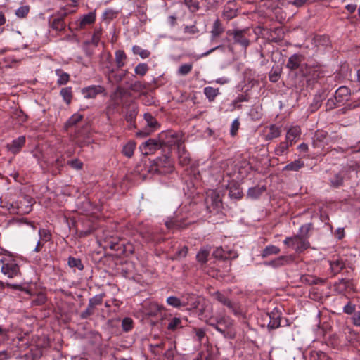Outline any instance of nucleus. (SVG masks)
<instances>
[{
	"label": "nucleus",
	"mask_w": 360,
	"mask_h": 360,
	"mask_svg": "<svg viewBox=\"0 0 360 360\" xmlns=\"http://www.w3.org/2000/svg\"><path fill=\"white\" fill-rule=\"evenodd\" d=\"M93 311H94V308H91L90 305L89 304L87 309L84 312H82V317L86 318L88 316L92 314Z\"/></svg>",
	"instance_id": "58"
},
{
	"label": "nucleus",
	"mask_w": 360,
	"mask_h": 360,
	"mask_svg": "<svg viewBox=\"0 0 360 360\" xmlns=\"http://www.w3.org/2000/svg\"><path fill=\"white\" fill-rule=\"evenodd\" d=\"M330 266L335 271H340L344 267V264L342 262L337 260L330 262Z\"/></svg>",
	"instance_id": "42"
},
{
	"label": "nucleus",
	"mask_w": 360,
	"mask_h": 360,
	"mask_svg": "<svg viewBox=\"0 0 360 360\" xmlns=\"http://www.w3.org/2000/svg\"><path fill=\"white\" fill-rule=\"evenodd\" d=\"M281 134V130L280 127L276 125H271L269 128L266 130V134L265 135L266 139L271 140L275 138L280 136Z\"/></svg>",
	"instance_id": "16"
},
{
	"label": "nucleus",
	"mask_w": 360,
	"mask_h": 360,
	"mask_svg": "<svg viewBox=\"0 0 360 360\" xmlns=\"http://www.w3.org/2000/svg\"><path fill=\"white\" fill-rule=\"evenodd\" d=\"M151 310L148 313L150 316H155L158 315L159 312H160L164 308L162 306L159 305L155 302H153L150 304Z\"/></svg>",
	"instance_id": "37"
},
{
	"label": "nucleus",
	"mask_w": 360,
	"mask_h": 360,
	"mask_svg": "<svg viewBox=\"0 0 360 360\" xmlns=\"http://www.w3.org/2000/svg\"><path fill=\"white\" fill-rule=\"evenodd\" d=\"M301 63V56L297 54H295L290 57L288 59V62L287 63V67L290 70L297 69Z\"/></svg>",
	"instance_id": "17"
},
{
	"label": "nucleus",
	"mask_w": 360,
	"mask_h": 360,
	"mask_svg": "<svg viewBox=\"0 0 360 360\" xmlns=\"http://www.w3.org/2000/svg\"><path fill=\"white\" fill-rule=\"evenodd\" d=\"M239 122L237 120H234L232 123L231 133L232 136H234L238 129Z\"/></svg>",
	"instance_id": "56"
},
{
	"label": "nucleus",
	"mask_w": 360,
	"mask_h": 360,
	"mask_svg": "<svg viewBox=\"0 0 360 360\" xmlns=\"http://www.w3.org/2000/svg\"><path fill=\"white\" fill-rule=\"evenodd\" d=\"M287 260V258L284 256L279 257L274 261H272L271 264L274 266H279L284 264V262Z\"/></svg>",
	"instance_id": "48"
},
{
	"label": "nucleus",
	"mask_w": 360,
	"mask_h": 360,
	"mask_svg": "<svg viewBox=\"0 0 360 360\" xmlns=\"http://www.w3.org/2000/svg\"><path fill=\"white\" fill-rule=\"evenodd\" d=\"M167 304L175 308H180L188 305V300L186 297L179 298L175 296H170L166 300Z\"/></svg>",
	"instance_id": "12"
},
{
	"label": "nucleus",
	"mask_w": 360,
	"mask_h": 360,
	"mask_svg": "<svg viewBox=\"0 0 360 360\" xmlns=\"http://www.w3.org/2000/svg\"><path fill=\"white\" fill-rule=\"evenodd\" d=\"M304 167V162L301 160H295L294 162H292L289 164H288L285 167V170L288 171H297L300 168Z\"/></svg>",
	"instance_id": "21"
},
{
	"label": "nucleus",
	"mask_w": 360,
	"mask_h": 360,
	"mask_svg": "<svg viewBox=\"0 0 360 360\" xmlns=\"http://www.w3.org/2000/svg\"><path fill=\"white\" fill-rule=\"evenodd\" d=\"M279 252H280V249L278 247H276L275 245H269V246H266L263 250L262 255L263 257H266L271 255L278 254Z\"/></svg>",
	"instance_id": "22"
},
{
	"label": "nucleus",
	"mask_w": 360,
	"mask_h": 360,
	"mask_svg": "<svg viewBox=\"0 0 360 360\" xmlns=\"http://www.w3.org/2000/svg\"><path fill=\"white\" fill-rule=\"evenodd\" d=\"M101 36V32L100 30H96L92 36L91 44L96 46L98 44Z\"/></svg>",
	"instance_id": "45"
},
{
	"label": "nucleus",
	"mask_w": 360,
	"mask_h": 360,
	"mask_svg": "<svg viewBox=\"0 0 360 360\" xmlns=\"http://www.w3.org/2000/svg\"><path fill=\"white\" fill-rule=\"evenodd\" d=\"M82 119V115L79 113L74 114L66 122V127H72Z\"/></svg>",
	"instance_id": "33"
},
{
	"label": "nucleus",
	"mask_w": 360,
	"mask_h": 360,
	"mask_svg": "<svg viewBox=\"0 0 360 360\" xmlns=\"http://www.w3.org/2000/svg\"><path fill=\"white\" fill-rule=\"evenodd\" d=\"M25 140L26 139L25 136H21L16 139H14L10 144H8L7 148L8 150L13 154L18 153L21 148L25 145Z\"/></svg>",
	"instance_id": "10"
},
{
	"label": "nucleus",
	"mask_w": 360,
	"mask_h": 360,
	"mask_svg": "<svg viewBox=\"0 0 360 360\" xmlns=\"http://www.w3.org/2000/svg\"><path fill=\"white\" fill-rule=\"evenodd\" d=\"M185 4L191 12H195L199 9L198 0H184Z\"/></svg>",
	"instance_id": "30"
},
{
	"label": "nucleus",
	"mask_w": 360,
	"mask_h": 360,
	"mask_svg": "<svg viewBox=\"0 0 360 360\" xmlns=\"http://www.w3.org/2000/svg\"><path fill=\"white\" fill-rule=\"evenodd\" d=\"M348 89L345 86H341L340 87L335 93L336 98L342 95H347L348 94Z\"/></svg>",
	"instance_id": "50"
},
{
	"label": "nucleus",
	"mask_w": 360,
	"mask_h": 360,
	"mask_svg": "<svg viewBox=\"0 0 360 360\" xmlns=\"http://www.w3.org/2000/svg\"><path fill=\"white\" fill-rule=\"evenodd\" d=\"M30 11V6H22L18 8L15 11V15L20 18H25L27 16Z\"/></svg>",
	"instance_id": "35"
},
{
	"label": "nucleus",
	"mask_w": 360,
	"mask_h": 360,
	"mask_svg": "<svg viewBox=\"0 0 360 360\" xmlns=\"http://www.w3.org/2000/svg\"><path fill=\"white\" fill-rule=\"evenodd\" d=\"M290 146V143L288 142L287 141L281 142L280 145L276 148V155H283L285 153H286Z\"/></svg>",
	"instance_id": "28"
},
{
	"label": "nucleus",
	"mask_w": 360,
	"mask_h": 360,
	"mask_svg": "<svg viewBox=\"0 0 360 360\" xmlns=\"http://www.w3.org/2000/svg\"><path fill=\"white\" fill-rule=\"evenodd\" d=\"M187 252H188V249L186 247H184L182 248L179 252H178V255H179V257H186V255H187Z\"/></svg>",
	"instance_id": "62"
},
{
	"label": "nucleus",
	"mask_w": 360,
	"mask_h": 360,
	"mask_svg": "<svg viewBox=\"0 0 360 360\" xmlns=\"http://www.w3.org/2000/svg\"><path fill=\"white\" fill-rule=\"evenodd\" d=\"M335 236L338 239H342L345 236L344 229L339 228L335 231Z\"/></svg>",
	"instance_id": "57"
},
{
	"label": "nucleus",
	"mask_w": 360,
	"mask_h": 360,
	"mask_svg": "<svg viewBox=\"0 0 360 360\" xmlns=\"http://www.w3.org/2000/svg\"><path fill=\"white\" fill-rule=\"evenodd\" d=\"M39 234L40 238L45 241H48L50 238V235H49V231H47L45 229H39Z\"/></svg>",
	"instance_id": "47"
},
{
	"label": "nucleus",
	"mask_w": 360,
	"mask_h": 360,
	"mask_svg": "<svg viewBox=\"0 0 360 360\" xmlns=\"http://www.w3.org/2000/svg\"><path fill=\"white\" fill-rule=\"evenodd\" d=\"M102 302V297L101 296H95L89 300V304L91 308H94L95 306L101 304Z\"/></svg>",
	"instance_id": "44"
},
{
	"label": "nucleus",
	"mask_w": 360,
	"mask_h": 360,
	"mask_svg": "<svg viewBox=\"0 0 360 360\" xmlns=\"http://www.w3.org/2000/svg\"><path fill=\"white\" fill-rule=\"evenodd\" d=\"M283 243L288 247L293 249L296 252H301L307 249L309 246V243L307 240V238L300 235H296L293 237H287Z\"/></svg>",
	"instance_id": "2"
},
{
	"label": "nucleus",
	"mask_w": 360,
	"mask_h": 360,
	"mask_svg": "<svg viewBox=\"0 0 360 360\" xmlns=\"http://www.w3.org/2000/svg\"><path fill=\"white\" fill-rule=\"evenodd\" d=\"M0 269L2 274L10 278L20 274L16 259L10 255H4L0 258Z\"/></svg>",
	"instance_id": "1"
},
{
	"label": "nucleus",
	"mask_w": 360,
	"mask_h": 360,
	"mask_svg": "<svg viewBox=\"0 0 360 360\" xmlns=\"http://www.w3.org/2000/svg\"><path fill=\"white\" fill-rule=\"evenodd\" d=\"M342 182V179L339 175H337L335 177V179L332 180V184L336 186L341 185Z\"/></svg>",
	"instance_id": "61"
},
{
	"label": "nucleus",
	"mask_w": 360,
	"mask_h": 360,
	"mask_svg": "<svg viewBox=\"0 0 360 360\" xmlns=\"http://www.w3.org/2000/svg\"><path fill=\"white\" fill-rule=\"evenodd\" d=\"M195 335L198 337V340L201 342L205 335V333L203 329L199 328L195 330Z\"/></svg>",
	"instance_id": "55"
},
{
	"label": "nucleus",
	"mask_w": 360,
	"mask_h": 360,
	"mask_svg": "<svg viewBox=\"0 0 360 360\" xmlns=\"http://www.w3.org/2000/svg\"><path fill=\"white\" fill-rule=\"evenodd\" d=\"M68 164L75 169H80L82 167V162L77 159L70 161Z\"/></svg>",
	"instance_id": "46"
},
{
	"label": "nucleus",
	"mask_w": 360,
	"mask_h": 360,
	"mask_svg": "<svg viewBox=\"0 0 360 360\" xmlns=\"http://www.w3.org/2000/svg\"><path fill=\"white\" fill-rule=\"evenodd\" d=\"M266 317L269 318V321L268 323V328L270 329H275L280 326L281 320L280 316L278 312H271L266 314Z\"/></svg>",
	"instance_id": "15"
},
{
	"label": "nucleus",
	"mask_w": 360,
	"mask_h": 360,
	"mask_svg": "<svg viewBox=\"0 0 360 360\" xmlns=\"http://www.w3.org/2000/svg\"><path fill=\"white\" fill-rule=\"evenodd\" d=\"M212 297L218 302L226 306L230 309V311L233 312L234 314L237 315L239 314L237 304L232 302L221 292H215L212 294Z\"/></svg>",
	"instance_id": "6"
},
{
	"label": "nucleus",
	"mask_w": 360,
	"mask_h": 360,
	"mask_svg": "<svg viewBox=\"0 0 360 360\" xmlns=\"http://www.w3.org/2000/svg\"><path fill=\"white\" fill-rule=\"evenodd\" d=\"M68 264L70 267H75L79 270H82L84 266L79 259L70 257L68 259Z\"/></svg>",
	"instance_id": "34"
},
{
	"label": "nucleus",
	"mask_w": 360,
	"mask_h": 360,
	"mask_svg": "<svg viewBox=\"0 0 360 360\" xmlns=\"http://www.w3.org/2000/svg\"><path fill=\"white\" fill-rule=\"evenodd\" d=\"M56 75L58 76L57 83L60 85L65 84L69 80V75L63 72L61 70H56Z\"/></svg>",
	"instance_id": "24"
},
{
	"label": "nucleus",
	"mask_w": 360,
	"mask_h": 360,
	"mask_svg": "<svg viewBox=\"0 0 360 360\" xmlns=\"http://www.w3.org/2000/svg\"><path fill=\"white\" fill-rule=\"evenodd\" d=\"M96 20V15L94 12H90L82 17L78 20V29H83L88 25L93 24Z\"/></svg>",
	"instance_id": "13"
},
{
	"label": "nucleus",
	"mask_w": 360,
	"mask_h": 360,
	"mask_svg": "<svg viewBox=\"0 0 360 360\" xmlns=\"http://www.w3.org/2000/svg\"><path fill=\"white\" fill-rule=\"evenodd\" d=\"M148 71V66L145 63H140L135 68V72L139 75H144Z\"/></svg>",
	"instance_id": "39"
},
{
	"label": "nucleus",
	"mask_w": 360,
	"mask_h": 360,
	"mask_svg": "<svg viewBox=\"0 0 360 360\" xmlns=\"http://www.w3.org/2000/svg\"><path fill=\"white\" fill-rule=\"evenodd\" d=\"M346 9L350 13H354L356 9V5L355 4H347L346 6H345Z\"/></svg>",
	"instance_id": "63"
},
{
	"label": "nucleus",
	"mask_w": 360,
	"mask_h": 360,
	"mask_svg": "<svg viewBox=\"0 0 360 360\" xmlns=\"http://www.w3.org/2000/svg\"><path fill=\"white\" fill-rule=\"evenodd\" d=\"M191 70H192L191 64H184L179 67V68L178 70V73L181 75H186L188 74Z\"/></svg>",
	"instance_id": "38"
},
{
	"label": "nucleus",
	"mask_w": 360,
	"mask_h": 360,
	"mask_svg": "<svg viewBox=\"0 0 360 360\" xmlns=\"http://www.w3.org/2000/svg\"><path fill=\"white\" fill-rule=\"evenodd\" d=\"M124 93V91L121 88H117L116 91L114 93V94L111 96L112 99L115 100L116 103H118V101H117V98H121Z\"/></svg>",
	"instance_id": "49"
},
{
	"label": "nucleus",
	"mask_w": 360,
	"mask_h": 360,
	"mask_svg": "<svg viewBox=\"0 0 360 360\" xmlns=\"http://www.w3.org/2000/svg\"><path fill=\"white\" fill-rule=\"evenodd\" d=\"M132 51L134 54L139 55L143 59L146 58L150 56V52L148 50L143 49L139 46H134Z\"/></svg>",
	"instance_id": "25"
},
{
	"label": "nucleus",
	"mask_w": 360,
	"mask_h": 360,
	"mask_svg": "<svg viewBox=\"0 0 360 360\" xmlns=\"http://www.w3.org/2000/svg\"><path fill=\"white\" fill-rule=\"evenodd\" d=\"M353 323L360 326V311L356 312L352 317Z\"/></svg>",
	"instance_id": "54"
},
{
	"label": "nucleus",
	"mask_w": 360,
	"mask_h": 360,
	"mask_svg": "<svg viewBox=\"0 0 360 360\" xmlns=\"http://www.w3.org/2000/svg\"><path fill=\"white\" fill-rule=\"evenodd\" d=\"M214 257L217 258L226 257V255L224 254V250L221 248H217L213 252Z\"/></svg>",
	"instance_id": "52"
},
{
	"label": "nucleus",
	"mask_w": 360,
	"mask_h": 360,
	"mask_svg": "<svg viewBox=\"0 0 360 360\" xmlns=\"http://www.w3.org/2000/svg\"><path fill=\"white\" fill-rule=\"evenodd\" d=\"M60 95L67 104L70 103L72 99V91L70 88H63L60 90Z\"/></svg>",
	"instance_id": "26"
},
{
	"label": "nucleus",
	"mask_w": 360,
	"mask_h": 360,
	"mask_svg": "<svg viewBox=\"0 0 360 360\" xmlns=\"http://www.w3.org/2000/svg\"><path fill=\"white\" fill-rule=\"evenodd\" d=\"M143 117L146 122V126L143 129L136 132V136L138 137H145L148 136L159 128V124L157 120L150 113H145L143 115Z\"/></svg>",
	"instance_id": "4"
},
{
	"label": "nucleus",
	"mask_w": 360,
	"mask_h": 360,
	"mask_svg": "<svg viewBox=\"0 0 360 360\" xmlns=\"http://www.w3.org/2000/svg\"><path fill=\"white\" fill-rule=\"evenodd\" d=\"M234 39L237 43L241 44L244 48L249 45V40L244 37L240 32H236Z\"/></svg>",
	"instance_id": "27"
},
{
	"label": "nucleus",
	"mask_w": 360,
	"mask_h": 360,
	"mask_svg": "<svg viewBox=\"0 0 360 360\" xmlns=\"http://www.w3.org/2000/svg\"><path fill=\"white\" fill-rule=\"evenodd\" d=\"M229 195L231 198H240L241 197V192L236 189L235 191H230Z\"/></svg>",
	"instance_id": "59"
},
{
	"label": "nucleus",
	"mask_w": 360,
	"mask_h": 360,
	"mask_svg": "<svg viewBox=\"0 0 360 360\" xmlns=\"http://www.w3.org/2000/svg\"><path fill=\"white\" fill-rule=\"evenodd\" d=\"M181 320L179 318H173L168 324V329L175 330L176 328H181Z\"/></svg>",
	"instance_id": "29"
},
{
	"label": "nucleus",
	"mask_w": 360,
	"mask_h": 360,
	"mask_svg": "<svg viewBox=\"0 0 360 360\" xmlns=\"http://www.w3.org/2000/svg\"><path fill=\"white\" fill-rule=\"evenodd\" d=\"M53 27L57 30H63L65 27L63 18L55 19L53 21Z\"/></svg>",
	"instance_id": "43"
},
{
	"label": "nucleus",
	"mask_w": 360,
	"mask_h": 360,
	"mask_svg": "<svg viewBox=\"0 0 360 360\" xmlns=\"http://www.w3.org/2000/svg\"><path fill=\"white\" fill-rule=\"evenodd\" d=\"M317 356L318 360H331V358L324 352L317 353Z\"/></svg>",
	"instance_id": "60"
},
{
	"label": "nucleus",
	"mask_w": 360,
	"mask_h": 360,
	"mask_svg": "<svg viewBox=\"0 0 360 360\" xmlns=\"http://www.w3.org/2000/svg\"><path fill=\"white\" fill-rule=\"evenodd\" d=\"M101 86H91L82 89V94L86 98H94L98 94L102 91Z\"/></svg>",
	"instance_id": "14"
},
{
	"label": "nucleus",
	"mask_w": 360,
	"mask_h": 360,
	"mask_svg": "<svg viewBox=\"0 0 360 360\" xmlns=\"http://www.w3.org/2000/svg\"><path fill=\"white\" fill-rule=\"evenodd\" d=\"M126 56L123 51L118 50L115 52V59L118 67H122L124 65V60Z\"/></svg>",
	"instance_id": "31"
},
{
	"label": "nucleus",
	"mask_w": 360,
	"mask_h": 360,
	"mask_svg": "<svg viewBox=\"0 0 360 360\" xmlns=\"http://www.w3.org/2000/svg\"><path fill=\"white\" fill-rule=\"evenodd\" d=\"M223 27L219 20H216L211 31L213 37H219L223 32Z\"/></svg>",
	"instance_id": "23"
},
{
	"label": "nucleus",
	"mask_w": 360,
	"mask_h": 360,
	"mask_svg": "<svg viewBox=\"0 0 360 360\" xmlns=\"http://www.w3.org/2000/svg\"><path fill=\"white\" fill-rule=\"evenodd\" d=\"M279 75L276 71L271 70L269 74V79L271 82H276L278 80Z\"/></svg>",
	"instance_id": "53"
},
{
	"label": "nucleus",
	"mask_w": 360,
	"mask_h": 360,
	"mask_svg": "<svg viewBox=\"0 0 360 360\" xmlns=\"http://www.w3.org/2000/svg\"><path fill=\"white\" fill-rule=\"evenodd\" d=\"M157 170L161 173H167L172 171V162L167 156H162L155 160Z\"/></svg>",
	"instance_id": "7"
},
{
	"label": "nucleus",
	"mask_w": 360,
	"mask_h": 360,
	"mask_svg": "<svg viewBox=\"0 0 360 360\" xmlns=\"http://www.w3.org/2000/svg\"><path fill=\"white\" fill-rule=\"evenodd\" d=\"M300 134L301 130L298 126L292 127L287 131L286 141L290 143V145H292L299 139Z\"/></svg>",
	"instance_id": "11"
},
{
	"label": "nucleus",
	"mask_w": 360,
	"mask_h": 360,
	"mask_svg": "<svg viewBox=\"0 0 360 360\" xmlns=\"http://www.w3.org/2000/svg\"><path fill=\"white\" fill-rule=\"evenodd\" d=\"M165 225L167 227V229H173V228H177V229H181L183 226L176 220L171 219L169 221H167L165 222Z\"/></svg>",
	"instance_id": "41"
},
{
	"label": "nucleus",
	"mask_w": 360,
	"mask_h": 360,
	"mask_svg": "<svg viewBox=\"0 0 360 360\" xmlns=\"http://www.w3.org/2000/svg\"><path fill=\"white\" fill-rule=\"evenodd\" d=\"M122 327L123 330L128 332L133 328V321L131 318L126 317L122 321Z\"/></svg>",
	"instance_id": "36"
},
{
	"label": "nucleus",
	"mask_w": 360,
	"mask_h": 360,
	"mask_svg": "<svg viewBox=\"0 0 360 360\" xmlns=\"http://www.w3.org/2000/svg\"><path fill=\"white\" fill-rule=\"evenodd\" d=\"M210 251L206 249H202L196 255V258L199 262L205 263L209 255Z\"/></svg>",
	"instance_id": "32"
},
{
	"label": "nucleus",
	"mask_w": 360,
	"mask_h": 360,
	"mask_svg": "<svg viewBox=\"0 0 360 360\" xmlns=\"http://www.w3.org/2000/svg\"><path fill=\"white\" fill-rule=\"evenodd\" d=\"M159 147L158 142L154 139H149L139 146L140 151L143 155L153 153Z\"/></svg>",
	"instance_id": "9"
},
{
	"label": "nucleus",
	"mask_w": 360,
	"mask_h": 360,
	"mask_svg": "<svg viewBox=\"0 0 360 360\" xmlns=\"http://www.w3.org/2000/svg\"><path fill=\"white\" fill-rule=\"evenodd\" d=\"M356 309V306L352 302H348V303L343 307V312L347 314H352L354 312Z\"/></svg>",
	"instance_id": "40"
},
{
	"label": "nucleus",
	"mask_w": 360,
	"mask_h": 360,
	"mask_svg": "<svg viewBox=\"0 0 360 360\" xmlns=\"http://www.w3.org/2000/svg\"><path fill=\"white\" fill-rule=\"evenodd\" d=\"M207 195L206 202L207 205V209L210 212H218L222 206L221 198L219 193L217 191H210L207 192Z\"/></svg>",
	"instance_id": "5"
},
{
	"label": "nucleus",
	"mask_w": 360,
	"mask_h": 360,
	"mask_svg": "<svg viewBox=\"0 0 360 360\" xmlns=\"http://www.w3.org/2000/svg\"><path fill=\"white\" fill-rule=\"evenodd\" d=\"M204 94L209 101H212L219 94V89L207 86L204 89Z\"/></svg>",
	"instance_id": "20"
},
{
	"label": "nucleus",
	"mask_w": 360,
	"mask_h": 360,
	"mask_svg": "<svg viewBox=\"0 0 360 360\" xmlns=\"http://www.w3.org/2000/svg\"><path fill=\"white\" fill-rule=\"evenodd\" d=\"M310 229H311L310 224H304V225L302 226L300 229V233L301 234L300 236H303L304 237H305L304 236L307 234V233L309 232Z\"/></svg>",
	"instance_id": "51"
},
{
	"label": "nucleus",
	"mask_w": 360,
	"mask_h": 360,
	"mask_svg": "<svg viewBox=\"0 0 360 360\" xmlns=\"http://www.w3.org/2000/svg\"><path fill=\"white\" fill-rule=\"evenodd\" d=\"M136 148V143L134 141H129L126 145L124 146L122 149L123 154L131 158L134 155V150Z\"/></svg>",
	"instance_id": "18"
},
{
	"label": "nucleus",
	"mask_w": 360,
	"mask_h": 360,
	"mask_svg": "<svg viewBox=\"0 0 360 360\" xmlns=\"http://www.w3.org/2000/svg\"><path fill=\"white\" fill-rule=\"evenodd\" d=\"M326 134L323 131H319L316 134V137L319 141H323L326 138Z\"/></svg>",
	"instance_id": "64"
},
{
	"label": "nucleus",
	"mask_w": 360,
	"mask_h": 360,
	"mask_svg": "<svg viewBox=\"0 0 360 360\" xmlns=\"http://www.w3.org/2000/svg\"><path fill=\"white\" fill-rule=\"evenodd\" d=\"M209 324L216 328L221 333L224 334L226 330L232 325V321L228 317H221L217 319L215 322L210 321Z\"/></svg>",
	"instance_id": "8"
},
{
	"label": "nucleus",
	"mask_w": 360,
	"mask_h": 360,
	"mask_svg": "<svg viewBox=\"0 0 360 360\" xmlns=\"http://www.w3.org/2000/svg\"><path fill=\"white\" fill-rule=\"evenodd\" d=\"M172 137L174 140L171 141V143L177 146L179 163L182 165H188L190 162V158L184 149V146L181 141V136L178 134H172Z\"/></svg>",
	"instance_id": "3"
},
{
	"label": "nucleus",
	"mask_w": 360,
	"mask_h": 360,
	"mask_svg": "<svg viewBox=\"0 0 360 360\" xmlns=\"http://www.w3.org/2000/svg\"><path fill=\"white\" fill-rule=\"evenodd\" d=\"M265 191L264 186H255L250 188L248 192V196L252 199H256Z\"/></svg>",
	"instance_id": "19"
}]
</instances>
